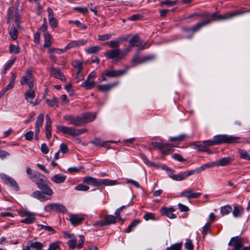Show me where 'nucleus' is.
Listing matches in <instances>:
<instances>
[{"label":"nucleus","instance_id":"nucleus-59","mask_svg":"<svg viewBox=\"0 0 250 250\" xmlns=\"http://www.w3.org/2000/svg\"><path fill=\"white\" fill-rule=\"evenodd\" d=\"M20 51V48L17 45L11 44L9 46V52L11 54H18Z\"/></svg>","mask_w":250,"mask_h":250},{"label":"nucleus","instance_id":"nucleus-15","mask_svg":"<svg viewBox=\"0 0 250 250\" xmlns=\"http://www.w3.org/2000/svg\"><path fill=\"white\" fill-rule=\"evenodd\" d=\"M228 245L233 246V249L234 250H240L243 246L242 239L239 236L232 237Z\"/></svg>","mask_w":250,"mask_h":250},{"label":"nucleus","instance_id":"nucleus-57","mask_svg":"<svg viewBox=\"0 0 250 250\" xmlns=\"http://www.w3.org/2000/svg\"><path fill=\"white\" fill-rule=\"evenodd\" d=\"M29 246L30 248L32 247L36 249V250H42V249L43 247V245L41 243L36 241L31 243L30 245Z\"/></svg>","mask_w":250,"mask_h":250},{"label":"nucleus","instance_id":"nucleus-11","mask_svg":"<svg viewBox=\"0 0 250 250\" xmlns=\"http://www.w3.org/2000/svg\"><path fill=\"white\" fill-rule=\"evenodd\" d=\"M8 15V22H10V21L13 19L15 20L17 26H19V14L18 9L13 6L10 7L7 11Z\"/></svg>","mask_w":250,"mask_h":250},{"label":"nucleus","instance_id":"nucleus-4","mask_svg":"<svg viewBox=\"0 0 250 250\" xmlns=\"http://www.w3.org/2000/svg\"><path fill=\"white\" fill-rule=\"evenodd\" d=\"M216 145L223 143L232 144L238 143L239 138L228 135H217L214 137Z\"/></svg>","mask_w":250,"mask_h":250},{"label":"nucleus","instance_id":"nucleus-24","mask_svg":"<svg viewBox=\"0 0 250 250\" xmlns=\"http://www.w3.org/2000/svg\"><path fill=\"white\" fill-rule=\"evenodd\" d=\"M155 58V56L153 55H150L143 57H140L139 56L136 55L132 60V62L134 64H137L139 63H143L146 61L152 60Z\"/></svg>","mask_w":250,"mask_h":250},{"label":"nucleus","instance_id":"nucleus-41","mask_svg":"<svg viewBox=\"0 0 250 250\" xmlns=\"http://www.w3.org/2000/svg\"><path fill=\"white\" fill-rule=\"evenodd\" d=\"M243 208L241 207L235 206L232 211V214L234 217H237L241 216L243 213Z\"/></svg>","mask_w":250,"mask_h":250},{"label":"nucleus","instance_id":"nucleus-1","mask_svg":"<svg viewBox=\"0 0 250 250\" xmlns=\"http://www.w3.org/2000/svg\"><path fill=\"white\" fill-rule=\"evenodd\" d=\"M240 13V12L235 11V10L227 12L223 15H218L217 12L212 14L206 13L204 15V17L206 19L205 21L197 23L192 27L185 28L184 30L187 32L192 31L195 32L198 31L203 26L210 23L213 21L228 20L234 17L239 16V14Z\"/></svg>","mask_w":250,"mask_h":250},{"label":"nucleus","instance_id":"nucleus-58","mask_svg":"<svg viewBox=\"0 0 250 250\" xmlns=\"http://www.w3.org/2000/svg\"><path fill=\"white\" fill-rule=\"evenodd\" d=\"M74 189L78 191H87L89 189V187L88 186L80 184L76 186Z\"/></svg>","mask_w":250,"mask_h":250},{"label":"nucleus","instance_id":"nucleus-22","mask_svg":"<svg viewBox=\"0 0 250 250\" xmlns=\"http://www.w3.org/2000/svg\"><path fill=\"white\" fill-rule=\"evenodd\" d=\"M83 125L94 120L96 117V114L94 112H87L82 114Z\"/></svg>","mask_w":250,"mask_h":250},{"label":"nucleus","instance_id":"nucleus-2","mask_svg":"<svg viewBox=\"0 0 250 250\" xmlns=\"http://www.w3.org/2000/svg\"><path fill=\"white\" fill-rule=\"evenodd\" d=\"M41 191L36 190L33 192L31 196L36 198L41 202L50 200L54 192L52 189L48 186L43 187L40 189Z\"/></svg>","mask_w":250,"mask_h":250},{"label":"nucleus","instance_id":"nucleus-46","mask_svg":"<svg viewBox=\"0 0 250 250\" xmlns=\"http://www.w3.org/2000/svg\"><path fill=\"white\" fill-rule=\"evenodd\" d=\"M115 34L114 33L105 34L103 35H99L98 36V40L100 41H104L109 40L112 37L114 36Z\"/></svg>","mask_w":250,"mask_h":250},{"label":"nucleus","instance_id":"nucleus-53","mask_svg":"<svg viewBox=\"0 0 250 250\" xmlns=\"http://www.w3.org/2000/svg\"><path fill=\"white\" fill-rule=\"evenodd\" d=\"M68 23L69 24H72V23L75 24L78 27H79L81 29H83L85 30L87 28L86 26H85L84 24L81 22L80 21H79L78 20H76L75 21L70 20V21H68Z\"/></svg>","mask_w":250,"mask_h":250},{"label":"nucleus","instance_id":"nucleus-50","mask_svg":"<svg viewBox=\"0 0 250 250\" xmlns=\"http://www.w3.org/2000/svg\"><path fill=\"white\" fill-rule=\"evenodd\" d=\"M90 143L98 146H104L105 144V142L102 141L98 138H94L93 140L90 141Z\"/></svg>","mask_w":250,"mask_h":250},{"label":"nucleus","instance_id":"nucleus-35","mask_svg":"<svg viewBox=\"0 0 250 250\" xmlns=\"http://www.w3.org/2000/svg\"><path fill=\"white\" fill-rule=\"evenodd\" d=\"M101 49V47L99 45L90 46L84 49L85 52L87 54H94L97 53Z\"/></svg>","mask_w":250,"mask_h":250},{"label":"nucleus","instance_id":"nucleus-34","mask_svg":"<svg viewBox=\"0 0 250 250\" xmlns=\"http://www.w3.org/2000/svg\"><path fill=\"white\" fill-rule=\"evenodd\" d=\"M140 223V220L139 219H135L131 223V224L125 229V232L126 233H129L132 230H133L136 227V226L139 225V224Z\"/></svg>","mask_w":250,"mask_h":250},{"label":"nucleus","instance_id":"nucleus-31","mask_svg":"<svg viewBox=\"0 0 250 250\" xmlns=\"http://www.w3.org/2000/svg\"><path fill=\"white\" fill-rule=\"evenodd\" d=\"M24 98L27 101L29 102L30 99H34L36 96L35 89L33 88H29V90H27L24 94Z\"/></svg>","mask_w":250,"mask_h":250},{"label":"nucleus","instance_id":"nucleus-26","mask_svg":"<svg viewBox=\"0 0 250 250\" xmlns=\"http://www.w3.org/2000/svg\"><path fill=\"white\" fill-rule=\"evenodd\" d=\"M83 62L80 61L78 60H74L72 61L71 65L74 68L77 69V71L76 73V74H77V77H78V75H80V73H81L83 69Z\"/></svg>","mask_w":250,"mask_h":250},{"label":"nucleus","instance_id":"nucleus-52","mask_svg":"<svg viewBox=\"0 0 250 250\" xmlns=\"http://www.w3.org/2000/svg\"><path fill=\"white\" fill-rule=\"evenodd\" d=\"M105 44L107 45H108L109 47L112 48H119V42L117 41V40H113L107 42L105 43Z\"/></svg>","mask_w":250,"mask_h":250},{"label":"nucleus","instance_id":"nucleus-8","mask_svg":"<svg viewBox=\"0 0 250 250\" xmlns=\"http://www.w3.org/2000/svg\"><path fill=\"white\" fill-rule=\"evenodd\" d=\"M63 119L70 125L78 126L83 125L81 114L78 116H73L69 115H65L63 116Z\"/></svg>","mask_w":250,"mask_h":250},{"label":"nucleus","instance_id":"nucleus-61","mask_svg":"<svg viewBox=\"0 0 250 250\" xmlns=\"http://www.w3.org/2000/svg\"><path fill=\"white\" fill-rule=\"evenodd\" d=\"M74 9L83 14H86L88 13V10L86 7H75Z\"/></svg>","mask_w":250,"mask_h":250},{"label":"nucleus","instance_id":"nucleus-49","mask_svg":"<svg viewBox=\"0 0 250 250\" xmlns=\"http://www.w3.org/2000/svg\"><path fill=\"white\" fill-rule=\"evenodd\" d=\"M231 209L229 205H226L221 208L220 211L222 215H226L231 211Z\"/></svg>","mask_w":250,"mask_h":250},{"label":"nucleus","instance_id":"nucleus-38","mask_svg":"<svg viewBox=\"0 0 250 250\" xmlns=\"http://www.w3.org/2000/svg\"><path fill=\"white\" fill-rule=\"evenodd\" d=\"M118 184L116 180H112L110 179H101L100 186L105 185L107 186H113Z\"/></svg>","mask_w":250,"mask_h":250},{"label":"nucleus","instance_id":"nucleus-16","mask_svg":"<svg viewBox=\"0 0 250 250\" xmlns=\"http://www.w3.org/2000/svg\"><path fill=\"white\" fill-rule=\"evenodd\" d=\"M129 44L131 47L136 46L141 49L147 48L148 46H146V44H143V42L140 40L138 35L133 36L129 41Z\"/></svg>","mask_w":250,"mask_h":250},{"label":"nucleus","instance_id":"nucleus-55","mask_svg":"<svg viewBox=\"0 0 250 250\" xmlns=\"http://www.w3.org/2000/svg\"><path fill=\"white\" fill-rule=\"evenodd\" d=\"M46 103L49 106L53 107L58 104V99L54 97L51 99H46Z\"/></svg>","mask_w":250,"mask_h":250},{"label":"nucleus","instance_id":"nucleus-37","mask_svg":"<svg viewBox=\"0 0 250 250\" xmlns=\"http://www.w3.org/2000/svg\"><path fill=\"white\" fill-rule=\"evenodd\" d=\"M66 46L62 49L57 48L54 47H50L48 49V53H53L54 54H61L65 52L67 50Z\"/></svg>","mask_w":250,"mask_h":250},{"label":"nucleus","instance_id":"nucleus-6","mask_svg":"<svg viewBox=\"0 0 250 250\" xmlns=\"http://www.w3.org/2000/svg\"><path fill=\"white\" fill-rule=\"evenodd\" d=\"M19 215L25 218L21 220V223L30 224L35 221V213L24 209H21L18 211Z\"/></svg>","mask_w":250,"mask_h":250},{"label":"nucleus","instance_id":"nucleus-20","mask_svg":"<svg viewBox=\"0 0 250 250\" xmlns=\"http://www.w3.org/2000/svg\"><path fill=\"white\" fill-rule=\"evenodd\" d=\"M50 72L52 76L55 78L60 79L62 81H64L66 78L60 69L52 67L50 69Z\"/></svg>","mask_w":250,"mask_h":250},{"label":"nucleus","instance_id":"nucleus-42","mask_svg":"<svg viewBox=\"0 0 250 250\" xmlns=\"http://www.w3.org/2000/svg\"><path fill=\"white\" fill-rule=\"evenodd\" d=\"M140 157L143 160L144 163L146 164L147 165L152 167H157V164L150 162L147 158V157L143 153L140 154Z\"/></svg>","mask_w":250,"mask_h":250},{"label":"nucleus","instance_id":"nucleus-14","mask_svg":"<svg viewBox=\"0 0 250 250\" xmlns=\"http://www.w3.org/2000/svg\"><path fill=\"white\" fill-rule=\"evenodd\" d=\"M69 220L73 226H77L81 224L84 220V216L83 214H69Z\"/></svg>","mask_w":250,"mask_h":250},{"label":"nucleus","instance_id":"nucleus-30","mask_svg":"<svg viewBox=\"0 0 250 250\" xmlns=\"http://www.w3.org/2000/svg\"><path fill=\"white\" fill-rule=\"evenodd\" d=\"M16 77L17 76L16 74H12L9 79V82L8 85L2 89L5 93L8 90L12 89L14 87Z\"/></svg>","mask_w":250,"mask_h":250},{"label":"nucleus","instance_id":"nucleus-19","mask_svg":"<svg viewBox=\"0 0 250 250\" xmlns=\"http://www.w3.org/2000/svg\"><path fill=\"white\" fill-rule=\"evenodd\" d=\"M232 158L230 157H223L217 161L212 162L213 167L221 166L224 167L229 165L232 161Z\"/></svg>","mask_w":250,"mask_h":250},{"label":"nucleus","instance_id":"nucleus-17","mask_svg":"<svg viewBox=\"0 0 250 250\" xmlns=\"http://www.w3.org/2000/svg\"><path fill=\"white\" fill-rule=\"evenodd\" d=\"M201 195V192H194L192 189H186L180 193V196L184 197L189 199L191 198H198Z\"/></svg>","mask_w":250,"mask_h":250},{"label":"nucleus","instance_id":"nucleus-3","mask_svg":"<svg viewBox=\"0 0 250 250\" xmlns=\"http://www.w3.org/2000/svg\"><path fill=\"white\" fill-rule=\"evenodd\" d=\"M64 234L65 237L69 239L68 244L70 249L73 250L76 247L80 249L83 247L85 238L83 235L79 236L78 244L76 237L74 235L71 234L68 232H64Z\"/></svg>","mask_w":250,"mask_h":250},{"label":"nucleus","instance_id":"nucleus-36","mask_svg":"<svg viewBox=\"0 0 250 250\" xmlns=\"http://www.w3.org/2000/svg\"><path fill=\"white\" fill-rule=\"evenodd\" d=\"M44 42L43 47H50L52 44L51 36L48 33H45L44 35Z\"/></svg>","mask_w":250,"mask_h":250},{"label":"nucleus","instance_id":"nucleus-44","mask_svg":"<svg viewBox=\"0 0 250 250\" xmlns=\"http://www.w3.org/2000/svg\"><path fill=\"white\" fill-rule=\"evenodd\" d=\"M192 148L197 149L199 151H207V150H208V148L207 146H206L204 145V144H194L192 145Z\"/></svg>","mask_w":250,"mask_h":250},{"label":"nucleus","instance_id":"nucleus-48","mask_svg":"<svg viewBox=\"0 0 250 250\" xmlns=\"http://www.w3.org/2000/svg\"><path fill=\"white\" fill-rule=\"evenodd\" d=\"M187 135L182 134L178 136L170 138L169 139V141L171 142H182L183 141L187 138Z\"/></svg>","mask_w":250,"mask_h":250},{"label":"nucleus","instance_id":"nucleus-33","mask_svg":"<svg viewBox=\"0 0 250 250\" xmlns=\"http://www.w3.org/2000/svg\"><path fill=\"white\" fill-rule=\"evenodd\" d=\"M95 83L96 82L94 80H88V79H86V80L82 83L81 86L86 89H91L94 87Z\"/></svg>","mask_w":250,"mask_h":250},{"label":"nucleus","instance_id":"nucleus-40","mask_svg":"<svg viewBox=\"0 0 250 250\" xmlns=\"http://www.w3.org/2000/svg\"><path fill=\"white\" fill-rule=\"evenodd\" d=\"M16 60V58L15 57V58H13V59H12L11 60H8L7 62L5 64L4 67V68L3 69V72L4 73H6L7 71L8 70H9L11 67V66L15 63Z\"/></svg>","mask_w":250,"mask_h":250},{"label":"nucleus","instance_id":"nucleus-7","mask_svg":"<svg viewBox=\"0 0 250 250\" xmlns=\"http://www.w3.org/2000/svg\"><path fill=\"white\" fill-rule=\"evenodd\" d=\"M31 179L36 184L39 189L47 185V179L40 172H35Z\"/></svg>","mask_w":250,"mask_h":250},{"label":"nucleus","instance_id":"nucleus-27","mask_svg":"<svg viewBox=\"0 0 250 250\" xmlns=\"http://www.w3.org/2000/svg\"><path fill=\"white\" fill-rule=\"evenodd\" d=\"M83 182L93 186H100L101 179H97L92 177H86L83 180Z\"/></svg>","mask_w":250,"mask_h":250},{"label":"nucleus","instance_id":"nucleus-43","mask_svg":"<svg viewBox=\"0 0 250 250\" xmlns=\"http://www.w3.org/2000/svg\"><path fill=\"white\" fill-rule=\"evenodd\" d=\"M165 144L166 145L165 146V147L161 150V152L164 155L169 154L174 151V149L172 146H170L168 144Z\"/></svg>","mask_w":250,"mask_h":250},{"label":"nucleus","instance_id":"nucleus-29","mask_svg":"<svg viewBox=\"0 0 250 250\" xmlns=\"http://www.w3.org/2000/svg\"><path fill=\"white\" fill-rule=\"evenodd\" d=\"M66 179V176L62 174H57L54 175L51 179V181L56 184L63 183Z\"/></svg>","mask_w":250,"mask_h":250},{"label":"nucleus","instance_id":"nucleus-39","mask_svg":"<svg viewBox=\"0 0 250 250\" xmlns=\"http://www.w3.org/2000/svg\"><path fill=\"white\" fill-rule=\"evenodd\" d=\"M238 153L241 158L250 161V155L246 150L240 149L238 150Z\"/></svg>","mask_w":250,"mask_h":250},{"label":"nucleus","instance_id":"nucleus-5","mask_svg":"<svg viewBox=\"0 0 250 250\" xmlns=\"http://www.w3.org/2000/svg\"><path fill=\"white\" fill-rule=\"evenodd\" d=\"M35 78L33 75V71L31 69L26 70L25 75L23 76L21 80L20 83L21 85L26 84L29 88H33L34 86Z\"/></svg>","mask_w":250,"mask_h":250},{"label":"nucleus","instance_id":"nucleus-47","mask_svg":"<svg viewBox=\"0 0 250 250\" xmlns=\"http://www.w3.org/2000/svg\"><path fill=\"white\" fill-rule=\"evenodd\" d=\"M67 211V209L65 206L62 204L55 203V212L65 213Z\"/></svg>","mask_w":250,"mask_h":250},{"label":"nucleus","instance_id":"nucleus-63","mask_svg":"<svg viewBox=\"0 0 250 250\" xmlns=\"http://www.w3.org/2000/svg\"><path fill=\"white\" fill-rule=\"evenodd\" d=\"M83 168V167H71L68 168V171L70 173H76L80 171Z\"/></svg>","mask_w":250,"mask_h":250},{"label":"nucleus","instance_id":"nucleus-13","mask_svg":"<svg viewBox=\"0 0 250 250\" xmlns=\"http://www.w3.org/2000/svg\"><path fill=\"white\" fill-rule=\"evenodd\" d=\"M128 70V68L124 70H105L102 73V75L106 76L108 77H117L123 75L125 74Z\"/></svg>","mask_w":250,"mask_h":250},{"label":"nucleus","instance_id":"nucleus-45","mask_svg":"<svg viewBox=\"0 0 250 250\" xmlns=\"http://www.w3.org/2000/svg\"><path fill=\"white\" fill-rule=\"evenodd\" d=\"M44 120V115L42 113H41L38 116L36 124H35V128L41 127L42 125Z\"/></svg>","mask_w":250,"mask_h":250},{"label":"nucleus","instance_id":"nucleus-21","mask_svg":"<svg viewBox=\"0 0 250 250\" xmlns=\"http://www.w3.org/2000/svg\"><path fill=\"white\" fill-rule=\"evenodd\" d=\"M88 42L87 40L80 39L77 41H72L66 46V48L69 49L74 47H78L85 45Z\"/></svg>","mask_w":250,"mask_h":250},{"label":"nucleus","instance_id":"nucleus-54","mask_svg":"<svg viewBox=\"0 0 250 250\" xmlns=\"http://www.w3.org/2000/svg\"><path fill=\"white\" fill-rule=\"evenodd\" d=\"M56 127L58 131H59L65 134H67L70 127L61 125H57Z\"/></svg>","mask_w":250,"mask_h":250},{"label":"nucleus","instance_id":"nucleus-56","mask_svg":"<svg viewBox=\"0 0 250 250\" xmlns=\"http://www.w3.org/2000/svg\"><path fill=\"white\" fill-rule=\"evenodd\" d=\"M44 210L46 212H55V203H52L45 206Z\"/></svg>","mask_w":250,"mask_h":250},{"label":"nucleus","instance_id":"nucleus-25","mask_svg":"<svg viewBox=\"0 0 250 250\" xmlns=\"http://www.w3.org/2000/svg\"><path fill=\"white\" fill-rule=\"evenodd\" d=\"M174 209L173 208H163L161 209V212L162 215H166L170 219H174L176 217V215L173 213Z\"/></svg>","mask_w":250,"mask_h":250},{"label":"nucleus","instance_id":"nucleus-64","mask_svg":"<svg viewBox=\"0 0 250 250\" xmlns=\"http://www.w3.org/2000/svg\"><path fill=\"white\" fill-rule=\"evenodd\" d=\"M185 248L188 250H193V246L192 242L189 239L186 240V242L185 244Z\"/></svg>","mask_w":250,"mask_h":250},{"label":"nucleus","instance_id":"nucleus-23","mask_svg":"<svg viewBox=\"0 0 250 250\" xmlns=\"http://www.w3.org/2000/svg\"><path fill=\"white\" fill-rule=\"evenodd\" d=\"M213 167V165L212 162L207 163L206 164L203 165L200 167H196V168L194 169H192L190 170L191 175H194L199 173L202 171L205 170L207 168H208L210 167Z\"/></svg>","mask_w":250,"mask_h":250},{"label":"nucleus","instance_id":"nucleus-12","mask_svg":"<svg viewBox=\"0 0 250 250\" xmlns=\"http://www.w3.org/2000/svg\"><path fill=\"white\" fill-rule=\"evenodd\" d=\"M168 176L173 180L180 181L187 179L188 176H191L190 170L185 171L178 174L174 173V170L168 173Z\"/></svg>","mask_w":250,"mask_h":250},{"label":"nucleus","instance_id":"nucleus-62","mask_svg":"<svg viewBox=\"0 0 250 250\" xmlns=\"http://www.w3.org/2000/svg\"><path fill=\"white\" fill-rule=\"evenodd\" d=\"M38 227L41 229H43L47 231L51 232L53 233L54 232V230L53 229V228L50 226L44 225L42 224H38Z\"/></svg>","mask_w":250,"mask_h":250},{"label":"nucleus","instance_id":"nucleus-60","mask_svg":"<svg viewBox=\"0 0 250 250\" xmlns=\"http://www.w3.org/2000/svg\"><path fill=\"white\" fill-rule=\"evenodd\" d=\"M125 206H123L121 207L120 208H118L115 212V215L116 216L117 220V221H121L122 222L124 221L121 218L120 214L121 212V211L124 209Z\"/></svg>","mask_w":250,"mask_h":250},{"label":"nucleus","instance_id":"nucleus-51","mask_svg":"<svg viewBox=\"0 0 250 250\" xmlns=\"http://www.w3.org/2000/svg\"><path fill=\"white\" fill-rule=\"evenodd\" d=\"M9 35L11 38L13 40H15L17 38L18 31L14 26H12L11 27L9 31Z\"/></svg>","mask_w":250,"mask_h":250},{"label":"nucleus","instance_id":"nucleus-9","mask_svg":"<svg viewBox=\"0 0 250 250\" xmlns=\"http://www.w3.org/2000/svg\"><path fill=\"white\" fill-rule=\"evenodd\" d=\"M0 177L1 179L3 180L4 183L11 188L16 191L19 190L18 184L13 178L4 173L0 174Z\"/></svg>","mask_w":250,"mask_h":250},{"label":"nucleus","instance_id":"nucleus-10","mask_svg":"<svg viewBox=\"0 0 250 250\" xmlns=\"http://www.w3.org/2000/svg\"><path fill=\"white\" fill-rule=\"evenodd\" d=\"M104 55L109 59L119 60L123 58V55L121 54L120 48L107 50L104 53Z\"/></svg>","mask_w":250,"mask_h":250},{"label":"nucleus","instance_id":"nucleus-28","mask_svg":"<svg viewBox=\"0 0 250 250\" xmlns=\"http://www.w3.org/2000/svg\"><path fill=\"white\" fill-rule=\"evenodd\" d=\"M118 84L119 83L116 82L111 84H100L98 85V89L101 91H107L110 90L112 88L117 86Z\"/></svg>","mask_w":250,"mask_h":250},{"label":"nucleus","instance_id":"nucleus-18","mask_svg":"<svg viewBox=\"0 0 250 250\" xmlns=\"http://www.w3.org/2000/svg\"><path fill=\"white\" fill-rule=\"evenodd\" d=\"M47 12L48 13V18L50 26L52 28L57 27L58 26V22L57 20L54 16V12L52 9L50 7H48Z\"/></svg>","mask_w":250,"mask_h":250},{"label":"nucleus","instance_id":"nucleus-32","mask_svg":"<svg viewBox=\"0 0 250 250\" xmlns=\"http://www.w3.org/2000/svg\"><path fill=\"white\" fill-rule=\"evenodd\" d=\"M104 221V224L105 226L109 225L112 224H114L116 222H119L120 221L117 220L116 216L115 215H107L106 216Z\"/></svg>","mask_w":250,"mask_h":250}]
</instances>
